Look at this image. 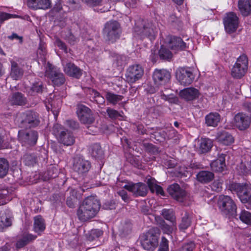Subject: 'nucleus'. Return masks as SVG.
I'll return each mask as SVG.
<instances>
[{
  "mask_svg": "<svg viewBox=\"0 0 251 251\" xmlns=\"http://www.w3.org/2000/svg\"><path fill=\"white\" fill-rule=\"evenodd\" d=\"M100 207V204L95 197H87L80 205L77 211L79 220L85 222L95 217Z\"/></svg>",
  "mask_w": 251,
  "mask_h": 251,
  "instance_id": "f257e3e1",
  "label": "nucleus"
},
{
  "mask_svg": "<svg viewBox=\"0 0 251 251\" xmlns=\"http://www.w3.org/2000/svg\"><path fill=\"white\" fill-rule=\"evenodd\" d=\"M76 114L80 122L85 125L89 134L96 132L97 127L93 126L95 122L94 114L90 108L82 104H78L76 106Z\"/></svg>",
  "mask_w": 251,
  "mask_h": 251,
  "instance_id": "f03ea898",
  "label": "nucleus"
},
{
  "mask_svg": "<svg viewBox=\"0 0 251 251\" xmlns=\"http://www.w3.org/2000/svg\"><path fill=\"white\" fill-rule=\"evenodd\" d=\"M157 32L155 26L148 20H142L136 23L134 28V35L139 36L141 38L148 37L151 40L155 39Z\"/></svg>",
  "mask_w": 251,
  "mask_h": 251,
  "instance_id": "7ed1b4c3",
  "label": "nucleus"
},
{
  "mask_svg": "<svg viewBox=\"0 0 251 251\" xmlns=\"http://www.w3.org/2000/svg\"><path fill=\"white\" fill-rule=\"evenodd\" d=\"M217 205L222 214L226 217L231 218L237 215L236 204L229 196L220 195Z\"/></svg>",
  "mask_w": 251,
  "mask_h": 251,
  "instance_id": "20e7f679",
  "label": "nucleus"
},
{
  "mask_svg": "<svg viewBox=\"0 0 251 251\" xmlns=\"http://www.w3.org/2000/svg\"><path fill=\"white\" fill-rule=\"evenodd\" d=\"M121 29L119 23L116 21L107 22L103 30L104 38L108 43H114L120 38Z\"/></svg>",
  "mask_w": 251,
  "mask_h": 251,
  "instance_id": "39448f33",
  "label": "nucleus"
},
{
  "mask_svg": "<svg viewBox=\"0 0 251 251\" xmlns=\"http://www.w3.org/2000/svg\"><path fill=\"white\" fill-rule=\"evenodd\" d=\"M38 138V132L33 130L22 129L19 131L18 139L22 146L26 148L34 146Z\"/></svg>",
  "mask_w": 251,
  "mask_h": 251,
  "instance_id": "423d86ee",
  "label": "nucleus"
},
{
  "mask_svg": "<svg viewBox=\"0 0 251 251\" xmlns=\"http://www.w3.org/2000/svg\"><path fill=\"white\" fill-rule=\"evenodd\" d=\"M248 58L246 55H240L233 66L231 70L232 76L236 78H240L243 76L248 69Z\"/></svg>",
  "mask_w": 251,
  "mask_h": 251,
  "instance_id": "0eeeda50",
  "label": "nucleus"
},
{
  "mask_svg": "<svg viewBox=\"0 0 251 251\" xmlns=\"http://www.w3.org/2000/svg\"><path fill=\"white\" fill-rule=\"evenodd\" d=\"M230 189L237 193L242 203H250L251 189L248 184L232 183L230 185Z\"/></svg>",
  "mask_w": 251,
  "mask_h": 251,
  "instance_id": "6e6552de",
  "label": "nucleus"
},
{
  "mask_svg": "<svg viewBox=\"0 0 251 251\" xmlns=\"http://www.w3.org/2000/svg\"><path fill=\"white\" fill-rule=\"evenodd\" d=\"M140 241L142 247L147 251L153 250L158 244L157 236L151 230L141 235Z\"/></svg>",
  "mask_w": 251,
  "mask_h": 251,
  "instance_id": "1a4fd4ad",
  "label": "nucleus"
},
{
  "mask_svg": "<svg viewBox=\"0 0 251 251\" xmlns=\"http://www.w3.org/2000/svg\"><path fill=\"white\" fill-rule=\"evenodd\" d=\"M18 120L21 123L30 127L38 126L40 122L39 114L33 111H27L20 114Z\"/></svg>",
  "mask_w": 251,
  "mask_h": 251,
  "instance_id": "9d476101",
  "label": "nucleus"
},
{
  "mask_svg": "<svg viewBox=\"0 0 251 251\" xmlns=\"http://www.w3.org/2000/svg\"><path fill=\"white\" fill-rule=\"evenodd\" d=\"M176 78L180 84L187 86L192 83L195 75L189 68H179L176 72Z\"/></svg>",
  "mask_w": 251,
  "mask_h": 251,
  "instance_id": "9b49d317",
  "label": "nucleus"
},
{
  "mask_svg": "<svg viewBox=\"0 0 251 251\" xmlns=\"http://www.w3.org/2000/svg\"><path fill=\"white\" fill-rule=\"evenodd\" d=\"M45 75L49 77L54 85L60 86L64 83L65 79L64 75L60 70L49 64L48 68L45 72Z\"/></svg>",
  "mask_w": 251,
  "mask_h": 251,
  "instance_id": "f8f14e48",
  "label": "nucleus"
},
{
  "mask_svg": "<svg viewBox=\"0 0 251 251\" xmlns=\"http://www.w3.org/2000/svg\"><path fill=\"white\" fill-rule=\"evenodd\" d=\"M144 74L143 68L139 65H134L128 67L126 74V81L133 83L140 79Z\"/></svg>",
  "mask_w": 251,
  "mask_h": 251,
  "instance_id": "ddd939ff",
  "label": "nucleus"
},
{
  "mask_svg": "<svg viewBox=\"0 0 251 251\" xmlns=\"http://www.w3.org/2000/svg\"><path fill=\"white\" fill-rule=\"evenodd\" d=\"M152 78L157 86H163L169 81L171 74L165 69H155L152 75Z\"/></svg>",
  "mask_w": 251,
  "mask_h": 251,
  "instance_id": "4468645a",
  "label": "nucleus"
},
{
  "mask_svg": "<svg viewBox=\"0 0 251 251\" xmlns=\"http://www.w3.org/2000/svg\"><path fill=\"white\" fill-rule=\"evenodd\" d=\"M225 28L228 33L235 32L239 24V19L236 14L233 12L227 13L224 20Z\"/></svg>",
  "mask_w": 251,
  "mask_h": 251,
  "instance_id": "2eb2a0df",
  "label": "nucleus"
},
{
  "mask_svg": "<svg viewBox=\"0 0 251 251\" xmlns=\"http://www.w3.org/2000/svg\"><path fill=\"white\" fill-rule=\"evenodd\" d=\"M165 43L171 50L176 51L184 50L188 47L186 43L179 37L169 35Z\"/></svg>",
  "mask_w": 251,
  "mask_h": 251,
  "instance_id": "dca6fc26",
  "label": "nucleus"
},
{
  "mask_svg": "<svg viewBox=\"0 0 251 251\" xmlns=\"http://www.w3.org/2000/svg\"><path fill=\"white\" fill-rule=\"evenodd\" d=\"M56 136L58 142L65 146H71L75 143L73 133L68 129L60 128L57 130Z\"/></svg>",
  "mask_w": 251,
  "mask_h": 251,
  "instance_id": "f3484780",
  "label": "nucleus"
},
{
  "mask_svg": "<svg viewBox=\"0 0 251 251\" xmlns=\"http://www.w3.org/2000/svg\"><path fill=\"white\" fill-rule=\"evenodd\" d=\"M124 188L133 193L135 197H145L147 195L148 188L146 185L142 182L125 185Z\"/></svg>",
  "mask_w": 251,
  "mask_h": 251,
  "instance_id": "a211bd4d",
  "label": "nucleus"
},
{
  "mask_svg": "<svg viewBox=\"0 0 251 251\" xmlns=\"http://www.w3.org/2000/svg\"><path fill=\"white\" fill-rule=\"evenodd\" d=\"M91 167L90 162L83 158L77 157L74 160L73 169L79 174L83 175L87 173Z\"/></svg>",
  "mask_w": 251,
  "mask_h": 251,
  "instance_id": "6ab92c4d",
  "label": "nucleus"
},
{
  "mask_svg": "<svg viewBox=\"0 0 251 251\" xmlns=\"http://www.w3.org/2000/svg\"><path fill=\"white\" fill-rule=\"evenodd\" d=\"M167 191L171 197L176 201L183 202L186 197V192L181 189L177 183H174L169 185Z\"/></svg>",
  "mask_w": 251,
  "mask_h": 251,
  "instance_id": "aec40b11",
  "label": "nucleus"
},
{
  "mask_svg": "<svg viewBox=\"0 0 251 251\" xmlns=\"http://www.w3.org/2000/svg\"><path fill=\"white\" fill-rule=\"evenodd\" d=\"M235 126L240 130L247 129L251 124V118L244 112L238 113L234 117Z\"/></svg>",
  "mask_w": 251,
  "mask_h": 251,
  "instance_id": "412c9836",
  "label": "nucleus"
},
{
  "mask_svg": "<svg viewBox=\"0 0 251 251\" xmlns=\"http://www.w3.org/2000/svg\"><path fill=\"white\" fill-rule=\"evenodd\" d=\"M63 70L68 75L76 78H79L82 75V71L72 62L64 64Z\"/></svg>",
  "mask_w": 251,
  "mask_h": 251,
  "instance_id": "4be33fe9",
  "label": "nucleus"
},
{
  "mask_svg": "<svg viewBox=\"0 0 251 251\" xmlns=\"http://www.w3.org/2000/svg\"><path fill=\"white\" fill-rule=\"evenodd\" d=\"M200 95L199 90L193 87L185 88L179 92L180 96L187 101L196 100Z\"/></svg>",
  "mask_w": 251,
  "mask_h": 251,
  "instance_id": "5701e85b",
  "label": "nucleus"
},
{
  "mask_svg": "<svg viewBox=\"0 0 251 251\" xmlns=\"http://www.w3.org/2000/svg\"><path fill=\"white\" fill-rule=\"evenodd\" d=\"M28 7L33 9H47L50 7V0H27Z\"/></svg>",
  "mask_w": 251,
  "mask_h": 251,
  "instance_id": "b1692460",
  "label": "nucleus"
},
{
  "mask_svg": "<svg viewBox=\"0 0 251 251\" xmlns=\"http://www.w3.org/2000/svg\"><path fill=\"white\" fill-rule=\"evenodd\" d=\"M216 140L220 144L228 146L234 142V138L229 132L226 131H222L217 133Z\"/></svg>",
  "mask_w": 251,
  "mask_h": 251,
  "instance_id": "393cba45",
  "label": "nucleus"
},
{
  "mask_svg": "<svg viewBox=\"0 0 251 251\" xmlns=\"http://www.w3.org/2000/svg\"><path fill=\"white\" fill-rule=\"evenodd\" d=\"M236 170L241 175H247L251 173V159H245L237 165Z\"/></svg>",
  "mask_w": 251,
  "mask_h": 251,
  "instance_id": "a878e982",
  "label": "nucleus"
},
{
  "mask_svg": "<svg viewBox=\"0 0 251 251\" xmlns=\"http://www.w3.org/2000/svg\"><path fill=\"white\" fill-rule=\"evenodd\" d=\"M9 101L12 105H24L26 103V98L20 92L12 93L9 97Z\"/></svg>",
  "mask_w": 251,
  "mask_h": 251,
  "instance_id": "bb28decb",
  "label": "nucleus"
},
{
  "mask_svg": "<svg viewBox=\"0 0 251 251\" xmlns=\"http://www.w3.org/2000/svg\"><path fill=\"white\" fill-rule=\"evenodd\" d=\"M225 154H220L218 158L211 162L210 166L212 169L215 172H222L226 167Z\"/></svg>",
  "mask_w": 251,
  "mask_h": 251,
  "instance_id": "cd10ccee",
  "label": "nucleus"
},
{
  "mask_svg": "<svg viewBox=\"0 0 251 251\" xmlns=\"http://www.w3.org/2000/svg\"><path fill=\"white\" fill-rule=\"evenodd\" d=\"M221 120V116L217 112H211L205 117V124L207 126L216 127Z\"/></svg>",
  "mask_w": 251,
  "mask_h": 251,
  "instance_id": "c85d7f7f",
  "label": "nucleus"
},
{
  "mask_svg": "<svg viewBox=\"0 0 251 251\" xmlns=\"http://www.w3.org/2000/svg\"><path fill=\"white\" fill-rule=\"evenodd\" d=\"M24 74L23 69L14 61H11V72L10 75L14 80H19Z\"/></svg>",
  "mask_w": 251,
  "mask_h": 251,
  "instance_id": "c756f323",
  "label": "nucleus"
},
{
  "mask_svg": "<svg viewBox=\"0 0 251 251\" xmlns=\"http://www.w3.org/2000/svg\"><path fill=\"white\" fill-rule=\"evenodd\" d=\"M11 225V216L9 211L0 214V231H3Z\"/></svg>",
  "mask_w": 251,
  "mask_h": 251,
  "instance_id": "7c9ffc66",
  "label": "nucleus"
},
{
  "mask_svg": "<svg viewBox=\"0 0 251 251\" xmlns=\"http://www.w3.org/2000/svg\"><path fill=\"white\" fill-rule=\"evenodd\" d=\"M238 8L243 16H248L251 13V0H239Z\"/></svg>",
  "mask_w": 251,
  "mask_h": 251,
  "instance_id": "2f4dec72",
  "label": "nucleus"
},
{
  "mask_svg": "<svg viewBox=\"0 0 251 251\" xmlns=\"http://www.w3.org/2000/svg\"><path fill=\"white\" fill-rule=\"evenodd\" d=\"M44 89L42 82L38 81L32 83L27 89V92L30 96H35L38 94H42Z\"/></svg>",
  "mask_w": 251,
  "mask_h": 251,
  "instance_id": "473e14b6",
  "label": "nucleus"
},
{
  "mask_svg": "<svg viewBox=\"0 0 251 251\" xmlns=\"http://www.w3.org/2000/svg\"><path fill=\"white\" fill-rule=\"evenodd\" d=\"M214 174L210 171H201L197 175L198 180L203 183H206L212 181L214 178Z\"/></svg>",
  "mask_w": 251,
  "mask_h": 251,
  "instance_id": "72a5a7b5",
  "label": "nucleus"
},
{
  "mask_svg": "<svg viewBox=\"0 0 251 251\" xmlns=\"http://www.w3.org/2000/svg\"><path fill=\"white\" fill-rule=\"evenodd\" d=\"M89 151L92 156L95 159H101L103 156V151L102 150L100 145L98 143H95L91 145Z\"/></svg>",
  "mask_w": 251,
  "mask_h": 251,
  "instance_id": "f704fd0d",
  "label": "nucleus"
},
{
  "mask_svg": "<svg viewBox=\"0 0 251 251\" xmlns=\"http://www.w3.org/2000/svg\"><path fill=\"white\" fill-rule=\"evenodd\" d=\"M213 147V142L208 138H201L199 144V151L201 153H205L210 151Z\"/></svg>",
  "mask_w": 251,
  "mask_h": 251,
  "instance_id": "c9c22d12",
  "label": "nucleus"
},
{
  "mask_svg": "<svg viewBox=\"0 0 251 251\" xmlns=\"http://www.w3.org/2000/svg\"><path fill=\"white\" fill-rule=\"evenodd\" d=\"M36 238V236H34L31 234L24 235L23 237L18 240L16 243V247L17 249H21L31 241L34 240Z\"/></svg>",
  "mask_w": 251,
  "mask_h": 251,
  "instance_id": "e433bc0d",
  "label": "nucleus"
},
{
  "mask_svg": "<svg viewBox=\"0 0 251 251\" xmlns=\"http://www.w3.org/2000/svg\"><path fill=\"white\" fill-rule=\"evenodd\" d=\"M34 229L36 232L43 231L45 228V223L44 219L41 215H37L34 218Z\"/></svg>",
  "mask_w": 251,
  "mask_h": 251,
  "instance_id": "4c0bfd02",
  "label": "nucleus"
},
{
  "mask_svg": "<svg viewBox=\"0 0 251 251\" xmlns=\"http://www.w3.org/2000/svg\"><path fill=\"white\" fill-rule=\"evenodd\" d=\"M23 163L26 166H34L37 161V156L33 153L26 152L22 158Z\"/></svg>",
  "mask_w": 251,
  "mask_h": 251,
  "instance_id": "58836bf2",
  "label": "nucleus"
},
{
  "mask_svg": "<svg viewBox=\"0 0 251 251\" xmlns=\"http://www.w3.org/2000/svg\"><path fill=\"white\" fill-rule=\"evenodd\" d=\"M191 218L189 214L187 212H185L181 218V223L178 226V228L180 230H185L191 226Z\"/></svg>",
  "mask_w": 251,
  "mask_h": 251,
  "instance_id": "ea45409f",
  "label": "nucleus"
},
{
  "mask_svg": "<svg viewBox=\"0 0 251 251\" xmlns=\"http://www.w3.org/2000/svg\"><path fill=\"white\" fill-rule=\"evenodd\" d=\"M70 196L68 197L66 200V204L70 208H74L77 201V191L71 189L70 190Z\"/></svg>",
  "mask_w": 251,
  "mask_h": 251,
  "instance_id": "a19ab883",
  "label": "nucleus"
},
{
  "mask_svg": "<svg viewBox=\"0 0 251 251\" xmlns=\"http://www.w3.org/2000/svg\"><path fill=\"white\" fill-rule=\"evenodd\" d=\"M105 98L109 103L115 105L118 102L121 101L124 97L122 95L115 94L114 93L108 92L106 93Z\"/></svg>",
  "mask_w": 251,
  "mask_h": 251,
  "instance_id": "79ce46f5",
  "label": "nucleus"
},
{
  "mask_svg": "<svg viewBox=\"0 0 251 251\" xmlns=\"http://www.w3.org/2000/svg\"><path fill=\"white\" fill-rule=\"evenodd\" d=\"M9 162L3 158H0V178L6 176L9 170Z\"/></svg>",
  "mask_w": 251,
  "mask_h": 251,
  "instance_id": "37998d69",
  "label": "nucleus"
},
{
  "mask_svg": "<svg viewBox=\"0 0 251 251\" xmlns=\"http://www.w3.org/2000/svg\"><path fill=\"white\" fill-rule=\"evenodd\" d=\"M161 215L166 220L172 223H176V218L174 211L171 209H163L161 211Z\"/></svg>",
  "mask_w": 251,
  "mask_h": 251,
  "instance_id": "c03bdc74",
  "label": "nucleus"
},
{
  "mask_svg": "<svg viewBox=\"0 0 251 251\" xmlns=\"http://www.w3.org/2000/svg\"><path fill=\"white\" fill-rule=\"evenodd\" d=\"M132 225L129 222L123 224L119 229L120 235L122 237H125L129 234L131 232Z\"/></svg>",
  "mask_w": 251,
  "mask_h": 251,
  "instance_id": "a18cd8bd",
  "label": "nucleus"
},
{
  "mask_svg": "<svg viewBox=\"0 0 251 251\" xmlns=\"http://www.w3.org/2000/svg\"><path fill=\"white\" fill-rule=\"evenodd\" d=\"M156 221L157 222V224L160 226L162 230L165 233L168 234H170L173 231V228L167 224L166 222L164 221L163 219H162L161 217H158L155 218Z\"/></svg>",
  "mask_w": 251,
  "mask_h": 251,
  "instance_id": "49530a36",
  "label": "nucleus"
},
{
  "mask_svg": "<svg viewBox=\"0 0 251 251\" xmlns=\"http://www.w3.org/2000/svg\"><path fill=\"white\" fill-rule=\"evenodd\" d=\"M58 170L54 166H51L44 173L43 177L45 181L55 178L57 176Z\"/></svg>",
  "mask_w": 251,
  "mask_h": 251,
  "instance_id": "de8ad7c7",
  "label": "nucleus"
},
{
  "mask_svg": "<svg viewBox=\"0 0 251 251\" xmlns=\"http://www.w3.org/2000/svg\"><path fill=\"white\" fill-rule=\"evenodd\" d=\"M160 58L164 60H169L172 57V53L171 51L165 47L161 46L158 52Z\"/></svg>",
  "mask_w": 251,
  "mask_h": 251,
  "instance_id": "09e8293b",
  "label": "nucleus"
},
{
  "mask_svg": "<svg viewBox=\"0 0 251 251\" xmlns=\"http://www.w3.org/2000/svg\"><path fill=\"white\" fill-rule=\"evenodd\" d=\"M240 220L244 223L251 226V213L243 210L239 215Z\"/></svg>",
  "mask_w": 251,
  "mask_h": 251,
  "instance_id": "8fccbe9b",
  "label": "nucleus"
},
{
  "mask_svg": "<svg viewBox=\"0 0 251 251\" xmlns=\"http://www.w3.org/2000/svg\"><path fill=\"white\" fill-rule=\"evenodd\" d=\"M106 113L108 117L113 120H115L119 117H122V115L119 111L110 107H108L106 109Z\"/></svg>",
  "mask_w": 251,
  "mask_h": 251,
  "instance_id": "3c124183",
  "label": "nucleus"
},
{
  "mask_svg": "<svg viewBox=\"0 0 251 251\" xmlns=\"http://www.w3.org/2000/svg\"><path fill=\"white\" fill-rule=\"evenodd\" d=\"M46 53L45 45L44 43L41 42L37 50V54L42 60H45Z\"/></svg>",
  "mask_w": 251,
  "mask_h": 251,
  "instance_id": "603ef678",
  "label": "nucleus"
},
{
  "mask_svg": "<svg viewBox=\"0 0 251 251\" xmlns=\"http://www.w3.org/2000/svg\"><path fill=\"white\" fill-rule=\"evenodd\" d=\"M126 159L128 162H129L132 165L135 167H139L140 164V162L137 158L134 156L133 155L129 154L126 156Z\"/></svg>",
  "mask_w": 251,
  "mask_h": 251,
  "instance_id": "864d4df0",
  "label": "nucleus"
},
{
  "mask_svg": "<svg viewBox=\"0 0 251 251\" xmlns=\"http://www.w3.org/2000/svg\"><path fill=\"white\" fill-rule=\"evenodd\" d=\"M169 241L164 237H162L159 248L157 251H169Z\"/></svg>",
  "mask_w": 251,
  "mask_h": 251,
  "instance_id": "5fc2aeb1",
  "label": "nucleus"
},
{
  "mask_svg": "<svg viewBox=\"0 0 251 251\" xmlns=\"http://www.w3.org/2000/svg\"><path fill=\"white\" fill-rule=\"evenodd\" d=\"M92 92L94 95L95 100L97 103L101 104L104 103L105 100L104 97L101 96L98 92L93 90Z\"/></svg>",
  "mask_w": 251,
  "mask_h": 251,
  "instance_id": "6e6d98bb",
  "label": "nucleus"
},
{
  "mask_svg": "<svg viewBox=\"0 0 251 251\" xmlns=\"http://www.w3.org/2000/svg\"><path fill=\"white\" fill-rule=\"evenodd\" d=\"M114 63L117 66H122L126 64V56L121 55H117L114 60Z\"/></svg>",
  "mask_w": 251,
  "mask_h": 251,
  "instance_id": "4d7b16f0",
  "label": "nucleus"
},
{
  "mask_svg": "<svg viewBox=\"0 0 251 251\" xmlns=\"http://www.w3.org/2000/svg\"><path fill=\"white\" fill-rule=\"evenodd\" d=\"M83 3L90 7L100 5L102 0H81Z\"/></svg>",
  "mask_w": 251,
  "mask_h": 251,
  "instance_id": "13d9d810",
  "label": "nucleus"
},
{
  "mask_svg": "<svg viewBox=\"0 0 251 251\" xmlns=\"http://www.w3.org/2000/svg\"><path fill=\"white\" fill-rule=\"evenodd\" d=\"M156 182V180L154 178L151 177L147 178V183L151 192H153V189L157 185Z\"/></svg>",
  "mask_w": 251,
  "mask_h": 251,
  "instance_id": "bf43d9fd",
  "label": "nucleus"
},
{
  "mask_svg": "<svg viewBox=\"0 0 251 251\" xmlns=\"http://www.w3.org/2000/svg\"><path fill=\"white\" fill-rule=\"evenodd\" d=\"M195 247V244L193 242H191L184 244L180 249L179 251H192Z\"/></svg>",
  "mask_w": 251,
  "mask_h": 251,
  "instance_id": "052dcab7",
  "label": "nucleus"
},
{
  "mask_svg": "<svg viewBox=\"0 0 251 251\" xmlns=\"http://www.w3.org/2000/svg\"><path fill=\"white\" fill-rule=\"evenodd\" d=\"M195 247V244L193 242H191L184 244L180 249L179 251H192Z\"/></svg>",
  "mask_w": 251,
  "mask_h": 251,
  "instance_id": "680f3d73",
  "label": "nucleus"
},
{
  "mask_svg": "<svg viewBox=\"0 0 251 251\" xmlns=\"http://www.w3.org/2000/svg\"><path fill=\"white\" fill-rule=\"evenodd\" d=\"M195 247V244L193 242H191L184 244L180 249L179 251H192Z\"/></svg>",
  "mask_w": 251,
  "mask_h": 251,
  "instance_id": "e2e57ef3",
  "label": "nucleus"
},
{
  "mask_svg": "<svg viewBox=\"0 0 251 251\" xmlns=\"http://www.w3.org/2000/svg\"><path fill=\"white\" fill-rule=\"evenodd\" d=\"M55 44L60 49L63 50L65 53L68 52V50L66 45L59 39L57 38L56 39Z\"/></svg>",
  "mask_w": 251,
  "mask_h": 251,
  "instance_id": "0e129e2a",
  "label": "nucleus"
},
{
  "mask_svg": "<svg viewBox=\"0 0 251 251\" xmlns=\"http://www.w3.org/2000/svg\"><path fill=\"white\" fill-rule=\"evenodd\" d=\"M103 207L107 210L114 209L116 208L115 202L113 200L107 201L103 204Z\"/></svg>",
  "mask_w": 251,
  "mask_h": 251,
  "instance_id": "69168bd1",
  "label": "nucleus"
},
{
  "mask_svg": "<svg viewBox=\"0 0 251 251\" xmlns=\"http://www.w3.org/2000/svg\"><path fill=\"white\" fill-rule=\"evenodd\" d=\"M222 184L220 181L216 180L214 181L211 185L212 190L216 192H220L222 190Z\"/></svg>",
  "mask_w": 251,
  "mask_h": 251,
  "instance_id": "338daca9",
  "label": "nucleus"
},
{
  "mask_svg": "<svg viewBox=\"0 0 251 251\" xmlns=\"http://www.w3.org/2000/svg\"><path fill=\"white\" fill-rule=\"evenodd\" d=\"M243 107L245 111L250 114L249 117L251 119V100L245 101L243 104Z\"/></svg>",
  "mask_w": 251,
  "mask_h": 251,
  "instance_id": "774afa93",
  "label": "nucleus"
}]
</instances>
